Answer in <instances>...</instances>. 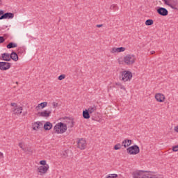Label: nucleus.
Returning <instances> with one entry per match:
<instances>
[{
	"mask_svg": "<svg viewBox=\"0 0 178 178\" xmlns=\"http://www.w3.org/2000/svg\"><path fill=\"white\" fill-rule=\"evenodd\" d=\"M54 130L57 134H63L67 130V126L63 122H59L54 126Z\"/></svg>",
	"mask_w": 178,
	"mask_h": 178,
	"instance_id": "1",
	"label": "nucleus"
},
{
	"mask_svg": "<svg viewBox=\"0 0 178 178\" xmlns=\"http://www.w3.org/2000/svg\"><path fill=\"white\" fill-rule=\"evenodd\" d=\"M120 79L122 81H130L133 77V74L130 71L124 70L120 72Z\"/></svg>",
	"mask_w": 178,
	"mask_h": 178,
	"instance_id": "2",
	"label": "nucleus"
},
{
	"mask_svg": "<svg viewBox=\"0 0 178 178\" xmlns=\"http://www.w3.org/2000/svg\"><path fill=\"white\" fill-rule=\"evenodd\" d=\"M164 2V5L169 6L174 10H178V0H162Z\"/></svg>",
	"mask_w": 178,
	"mask_h": 178,
	"instance_id": "3",
	"label": "nucleus"
},
{
	"mask_svg": "<svg viewBox=\"0 0 178 178\" xmlns=\"http://www.w3.org/2000/svg\"><path fill=\"white\" fill-rule=\"evenodd\" d=\"M124 62L127 66H130L136 63V56L133 54H127L124 57Z\"/></svg>",
	"mask_w": 178,
	"mask_h": 178,
	"instance_id": "4",
	"label": "nucleus"
},
{
	"mask_svg": "<svg viewBox=\"0 0 178 178\" xmlns=\"http://www.w3.org/2000/svg\"><path fill=\"white\" fill-rule=\"evenodd\" d=\"M127 151L129 155H137V154H140V147L137 145H134L128 147Z\"/></svg>",
	"mask_w": 178,
	"mask_h": 178,
	"instance_id": "5",
	"label": "nucleus"
},
{
	"mask_svg": "<svg viewBox=\"0 0 178 178\" xmlns=\"http://www.w3.org/2000/svg\"><path fill=\"white\" fill-rule=\"evenodd\" d=\"M10 66H12V63L8 62H0V70H8V69H10Z\"/></svg>",
	"mask_w": 178,
	"mask_h": 178,
	"instance_id": "6",
	"label": "nucleus"
},
{
	"mask_svg": "<svg viewBox=\"0 0 178 178\" xmlns=\"http://www.w3.org/2000/svg\"><path fill=\"white\" fill-rule=\"evenodd\" d=\"M87 147V142L85 139H79L77 142V147L79 148V149H86Z\"/></svg>",
	"mask_w": 178,
	"mask_h": 178,
	"instance_id": "7",
	"label": "nucleus"
},
{
	"mask_svg": "<svg viewBox=\"0 0 178 178\" xmlns=\"http://www.w3.org/2000/svg\"><path fill=\"white\" fill-rule=\"evenodd\" d=\"M156 12L160 15V16H168V15H169V11H168V9L163 7H159Z\"/></svg>",
	"mask_w": 178,
	"mask_h": 178,
	"instance_id": "8",
	"label": "nucleus"
},
{
	"mask_svg": "<svg viewBox=\"0 0 178 178\" xmlns=\"http://www.w3.org/2000/svg\"><path fill=\"white\" fill-rule=\"evenodd\" d=\"M48 169H49V165H46L45 166H40L38 168V172L40 173V176H42L43 175H45L47 172H48Z\"/></svg>",
	"mask_w": 178,
	"mask_h": 178,
	"instance_id": "9",
	"label": "nucleus"
},
{
	"mask_svg": "<svg viewBox=\"0 0 178 178\" xmlns=\"http://www.w3.org/2000/svg\"><path fill=\"white\" fill-rule=\"evenodd\" d=\"M13 17H15L13 13H5V11H3V15L0 17V20H3V19H13Z\"/></svg>",
	"mask_w": 178,
	"mask_h": 178,
	"instance_id": "10",
	"label": "nucleus"
},
{
	"mask_svg": "<svg viewBox=\"0 0 178 178\" xmlns=\"http://www.w3.org/2000/svg\"><path fill=\"white\" fill-rule=\"evenodd\" d=\"M126 48L124 47H113L111 50V54H119V52H124Z\"/></svg>",
	"mask_w": 178,
	"mask_h": 178,
	"instance_id": "11",
	"label": "nucleus"
},
{
	"mask_svg": "<svg viewBox=\"0 0 178 178\" xmlns=\"http://www.w3.org/2000/svg\"><path fill=\"white\" fill-rule=\"evenodd\" d=\"M155 98L157 102H165V95L162 93H156L155 95Z\"/></svg>",
	"mask_w": 178,
	"mask_h": 178,
	"instance_id": "12",
	"label": "nucleus"
},
{
	"mask_svg": "<svg viewBox=\"0 0 178 178\" xmlns=\"http://www.w3.org/2000/svg\"><path fill=\"white\" fill-rule=\"evenodd\" d=\"M51 113H52V111H47V110L42 111V112H39L38 113V115L39 116H40L41 118H49L51 116Z\"/></svg>",
	"mask_w": 178,
	"mask_h": 178,
	"instance_id": "13",
	"label": "nucleus"
},
{
	"mask_svg": "<svg viewBox=\"0 0 178 178\" xmlns=\"http://www.w3.org/2000/svg\"><path fill=\"white\" fill-rule=\"evenodd\" d=\"M23 111V108L22 106H18L15 108H13V113L14 115H17L19 116V115H22V111Z\"/></svg>",
	"mask_w": 178,
	"mask_h": 178,
	"instance_id": "14",
	"label": "nucleus"
},
{
	"mask_svg": "<svg viewBox=\"0 0 178 178\" xmlns=\"http://www.w3.org/2000/svg\"><path fill=\"white\" fill-rule=\"evenodd\" d=\"M10 60H14L15 62H17L19 60V56L17 52L12 51L10 54Z\"/></svg>",
	"mask_w": 178,
	"mask_h": 178,
	"instance_id": "15",
	"label": "nucleus"
},
{
	"mask_svg": "<svg viewBox=\"0 0 178 178\" xmlns=\"http://www.w3.org/2000/svg\"><path fill=\"white\" fill-rule=\"evenodd\" d=\"M1 60H5L6 62H10V54L8 53H3L1 54Z\"/></svg>",
	"mask_w": 178,
	"mask_h": 178,
	"instance_id": "16",
	"label": "nucleus"
},
{
	"mask_svg": "<svg viewBox=\"0 0 178 178\" xmlns=\"http://www.w3.org/2000/svg\"><path fill=\"white\" fill-rule=\"evenodd\" d=\"M39 129H42V122L38 121L33 124V129L39 130Z\"/></svg>",
	"mask_w": 178,
	"mask_h": 178,
	"instance_id": "17",
	"label": "nucleus"
},
{
	"mask_svg": "<svg viewBox=\"0 0 178 178\" xmlns=\"http://www.w3.org/2000/svg\"><path fill=\"white\" fill-rule=\"evenodd\" d=\"M87 111L90 113V115H92V113H95L97 111V106H90L88 108Z\"/></svg>",
	"mask_w": 178,
	"mask_h": 178,
	"instance_id": "18",
	"label": "nucleus"
},
{
	"mask_svg": "<svg viewBox=\"0 0 178 178\" xmlns=\"http://www.w3.org/2000/svg\"><path fill=\"white\" fill-rule=\"evenodd\" d=\"M82 116H83V119H90V118H91V115L87 111V109H85L83 111Z\"/></svg>",
	"mask_w": 178,
	"mask_h": 178,
	"instance_id": "19",
	"label": "nucleus"
},
{
	"mask_svg": "<svg viewBox=\"0 0 178 178\" xmlns=\"http://www.w3.org/2000/svg\"><path fill=\"white\" fill-rule=\"evenodd\" d=\"M47 105H48V102H42V103L39 104L35 107V109H36V111H40V107L42 109H44V108H45V106H47Z\"/></svg>",
	"mask_w": 178,
	"mask_h": 178,
	"instance_id": "20",
	"label": "nucleus"
},
{
	"mask_svg": "<svg viewBox=\"0 0 178 178\" xmlns=\"http://www.w3.org/2000/svg\"><path fill=\"white\" fill-rule=\"evenodd\" d=\"M131 145V140L130 139H125L122 142V146L124 147V148H127V147H130Z\"/></svg>",
	"mask_w": 178,
	"mask_h": 178,
	"instance_id": "21",
	"label": "nucleus"
},
{
	"mask_svg": "<svg viewBox=\"0 0 178 178\" xmlns=\"http://www.w3.org/2000/svg\"><path fill=\"white\" fill-rule=\"evenodd\" d=\"M44 129L46 131L48 130H51V129H52V123L49 122H47L44 124Z\"/></svg>",
	"mask_w": 178,
	"mask_h": 178,
	"instance_id": "22",
	"label": "nucleus"
},
{
	"mask_svg": "<svg viewBox=\"0 0 178 178\" xmlns=\"http://www.w3.org/2000/svg\"><path fill=\"white\" fill-rule=\"evenodd\" d=\"M17 44L10 42L7 44L6 48H8V49H11V48H17Z\"/></svg>",
	"mask_w": 178,
	"mask_h": 178,
	"instance_id": "23",
	"label": "nucleus"
},
{
	"mask_svg": "<svg viewBox=\"0 0 178 178\" xmlns=\"http://www.w3.org/2000/svg\"><path fill=\"white\" fill-rule=\"evenodd\" d=\"M98 115V113H94L91 115V119L92 120H94L95 122H99V116H97Z\"/></svg>",
	"mask_w": 178,
	"mask_h": 178,
	"instance_id": "24",
	"label": "nucleus"
},
{
	"mask_svg": "<svg viewBox=\"0 0 178 178\" xmlns=\"http://www.w3.org/2000/svg\"><path fill=\"white\" fill-rule=\"evenodd\" d=\"M22 150H24V152L29 154V155H31V154H33V150H31V148L30 147L22 148Z\"/></svg>",
	"mask_w": 178,
	"mask_h": 178,
	"instance_id": "25",
	"label": "nucleus"
},
{
	"mask_svg": "<svg viewBox=\"0 0 178 178\" xmlns=\"http://www.w3.org/2000/svg\"><path fill=\"white\" fill-rule=\"evenodd\" d=\"M146 26H152L154 24V20L149 19L145 21Z\"/></svg>",
	"mask_w": 178,
	"mask_h": 178,
	"instance_id": "26",
	"label": "nucleus"
},
{
	"mask_svg": "<svg viewBox=\"0 0 178 178\" xmlns=\"http://www.w3.org/2000/svg\"><path fill=\"white\" fill-rule=\"evenodd\" d=\"M120 148H122V145H120V143H118L114 146V149H115V151L120 149Z\"/></svg>",
	"mask_w": 178,
	"mask_h": 178,
	"instance_id": "27",
	"label": "nucleus"
},
{
	"mask_svg": "<svg viewBox=\"0 0 178 178\" xmlns=\"http://www.w3.org/2000/svg\"><path fill=\"white\" fill-rule=\"evenodd\" d=\"M40 165H42L41 166H47V161L45 160H42L40 161Z\"/></svg>",
	"mask_w": 178,
	"mask_h": 178,
	"instance_id": "28",
	"label": "nucleus"
},
{
	"mask_svg": "<svg viewBox=\"0 0 178 178\" xmlns=\"http://www.w3.org/2000/svg\"><path fill=\"white\" fill-rule=\"evenodd\" d=\"M66 77V75L65 74H61L58 76V79L60 80V81H62Z\"/></svg>",
	"mask_w": 178,
	"mask_h": 178,
	"instance_id": "29",
	"label": "nucleus"
},
{
	"mask_svg": "<svg viewBox=\"0 0 178 178\" xmlns=\"http://www.w3.org/2000/svg\"><path fill=\"white\" fill-rule=\"evenodd\" d=\"M172 151L174 152H177V151H178V145L172 147Z\"/></svg>",
	"mask_w": 178,
	"mask_h": 178,
	"instance_id": "30",
	"label": "nucleus"
},
{
	"mask_svg": "<svg viewBox=\"0 0 178 178\" xmlns=\"http://www.w3.org/2000/svg\"><path fill=\"white\" fill-rule=\"evenodd\" d=\"M5 42V38L3 36H0V44H3Z\"/></svg>",
	"mask_w": 178,
	"mask_h": 178,
	"instance_id": "31",
	"label": "nucleus"
},
{
	"mask_svg": "<svg viewBox=\"0 0 178 178\" xmlns=\"http://www.w3.org/2000/svg\"><path fill=\"white\" fill-rule=\"evenodd\" d=\"M111 178H117L118 175L117 174H110Z\"/></svg>",
	"mask_w": 178,
	"mask_h": 178,
	"instance_id": "32",
	"label": "nucleus"
},
{
	"mask_svg": "<svg viewBox=\"0 0 178 178\" xmlns=\"http://www.w3.org/2000/svg\"><path fill=\"white\" fill-rule=\"evenodd\" d=\"M52 105H53V108H58V103H56V102H53V104H52Z\"/></svg>",
	"mask_w": 178,
	"mask_h": 178,
	"instance_id": "33",
	"label": "nucleus"
},
{
	"mask_svg": "<svg viewBox=\"0 0 178 178\" xmlns=\"http://www.w3.org/2000/svg\"><path fill=\"white\" fill-rule=\"evenodd\" d=\"M115 8H116V5L112 4V5L111 6V7H110V9L113 10V9H115Z\"/></svg>",
	"mask_w": 178,
	"mask_h": 178,
	"instance_id": "34",
	"label": "nucleus"
},
{
	"mask_svg": "<svg viewBox=\"0 0 178 178\" xmlns=\"http://www.w3.org/2000/svg\"><path fill=\"white\" fill-rule=\"evenodd\" d=\"M63 156L64 158H67V152L65 151L64 153H63Z\"/></svg>",
	"mask_w": 178,
	"mask_h": 178,
	"instance_id": "35",
	"label": "nucleus"
},
{
	"mask_svg": "<svg viewBox=\"0 0 178 178\" xmlns=\"http://www.w3.org/2000/svg\"><path fill=\"white\" fill-rule=\"evenodd\" d=\"M11 106H15V108H17V104L16 103H11Z\"/></svg>",
	"mask_w": 178,
	"mask_h": 178,
	"instance_id": "36",
	"label": "nucleus"
},
{
	"mask_svg": "<svg viewBox=\"0 0 178 178\" xmlns=\"http://www.w3.org/2000/svg\"><path fill=\"white\" fill-rule=\"evenodd\" d=\"M19 148H22V149H23V148H24V147H23V143H19Z\"/></svg>",
	"mask_w": 178,
	"mask_h": 178,
	"instance_id": "37",
	"label": "nucleus"
},
{
	"mask_svg": "<svg viewBox=\"0 0 178 178\" xmlns=\"http://www.w3.org/2000/svg\"><path fill=\"white\" fill-rule=\"evenodd\" d=\"M104 26V24H97L96 25V27H97L98 29L101 28V27H103Z\"/></svg>",
	"mask_w": 178,
	"mask_h": 178,
	"instance_id": "38",
	"label": "nucleus"
},
{
	"mask_svg": "<svg viewBox=\"0 0 178 178\" xmlns=\"http://www.w3.org/2000/svg\"><path fill=\"white\" fill-rule=\"evenodd\" d=\"M120 87L121 90H124V91H126V88H124L123 86V85H120Z\"/></svg>",
	"mask_w": 178,
	"mask_h": 178,
	"instance_id": "39",
	"label": "nucleus"
},
{
	"mask_svg": "<svg viewBox=\"0 0 178 178\" xmlns=\"http://www.w3.org/2000/svg\"><path fill=\"white\" fill-rule=\"evenodd\" d=\"M3 158V153L0 152V159H2Z\"/></svg>",
	"mask_w": 178,
	"mask_h": 178,
	"instance_id": "40",
	"label": "nucleus"
},
{
	"mask_svg": "<svg viewBox=\"0 0 178 178\" xmlns=\"http://www.w3.org/2000/svg\"><path fill=\"white\" fill-rule=\"evenodd\" d=\"M3 15V10H0V17Z\"/></svg>",
	"mask_w": 178,
	"mask_h": 178,
	"instance_id": "41",
	"label": "nucleus"
},
{
	"mask_svg": "<svg viewBox=\"0 0 178 178\" xmlns=\"http://www.w3.org/2000/svg\"><path fill=\"white\" fill-rule=\"evenodd\" d=\"M175 130L178 133V126L175 127Z\"/></svg>",
	"mask_w": 178,
	"mask_h": 178,
	"instance_id": "42",
	"label": "nucleus"
},
{
	"mask_svg": "<svg viewBox=\"0 0 178 178\" xmlns=\"http://www.w3.org/2000/svg\"><path fill=\"white\" fill-rule=\"evenodd\" d=\"M154 53H155V51H150L151 55H154Z\"/></svg>",
	"mask_w": 178,
	"mask_h": 178,
	"instance_id": "43",
	"label": "nucleus"
},
{
	"mask_svg": "<svg viewBox=\"0 0 178 178\" xmlns=\"http://www.w3.org/2000/svg\"><path fill=\"white\" fill-rule=\"evenodd\" d=\"M116 86H122V83H116Z\"/></svg>",
	"mask_w": 178,
	"mask_h": 178,
	"instance_id": "44",
	"label": "nucleus"
},
{
	"mask_svg": "<svg viewBox=\"0 0 178 178\" xmlns=\"http://www.w3.org/2000/svg\"><path fill=\"white\" fill-rule=\"evenodd\" d=\"M2 6V0H0V6Z\"/></svg>",
	"mask_w": 178,
	"mask_h": 178,
	"instance_id": "45",
	"label": "nucleus"
},
{
	"mask_svg": "<svg viewBox=\"0 0 178 178\" xmlns=\"http://www.w3.org/2000/svg\"><path fill=\"white\" fill-rule=\"evenodd\" d=\"M106 178H111V175H108Z\"/></svg>",
	"mask_w": 178,
	"mask_h": 178,
	"instance_id": "46",
	"label": "nucleus"
},
{
	"mask_svg": "<svg viewBox=\"0 0 178 178\" xmlns=\"http://www.w3.org/2000/svg\"><path fill=\"white\" fill-rule=\"evenodd\" d=\"M15 84H17H17H19V82H17H17H15Z\"/></svg>",
	"mask_w": 178,
	"mask_h": 178,
	"instance_id": "47",
	"label": "nucleus"
},
{
	"mask_svg": "<svg viewBox=\"0 0 178 178\" xmlns=\"http://www.w3.org/2000/svg\"><path fill=\"white\" fill-rule=\"evenodd\" d=\"M72 124H73V122H72Z\"/></svg>",
	"mask_w": 178,
	"mask_h": 178,
	"instance_id": "48",
	"label": "nucleus"
}]
</instances>
